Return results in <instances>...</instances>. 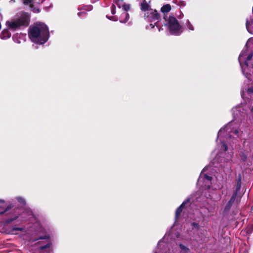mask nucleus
Returning <instances> with one entry per match:
<instances>
[{
	"label": "nucleus",
	"instance_id": "obj_11",
	"mask_svg": "<svg viewBox=\"0 0 253 253\" xmlns=\"http://www.w3.org/2000/svg\"><path fill=\"white\" fill-rule=\"evenodd\" d=\"M9 30L10 29L7 27V28L3 29L0 35V38L2 40H6L9 38L11 35Z\"/></svg>",
	"mask_w": 253,
	"mask_h": 253
},
{
	"label": "nucleus",
	"instance_id": "obj_26",
	"mask_svg": "<svg viewBox=\"0 0 253 253\" xmlns=\"http://www.w3.org/2000/svg\"><path fill=\"white\" fill-rule=\"evenodd\" d=\"M248 92L249 93H253V86H252V87L249 88L248 89Z\"/></svg>",
	"mask_w": 253,
	"mask_h": 253
},
{
	"label": "nucleus",
	"instance_id": "obj_20",
	"mask_svg": "<svg viewBox=\"0 0 253 253\" xmlns=\"http://www.w3.org/2000/svg\"><path fill=\"white\" fill-rule=\"evenodd\" d=\"M92 9V7L90 5L84 6L83 7V10L88 11L91 10Z\"/></svg>",
	"mask_w": 253,
	"mask_h": 253
},
{
	"label": "nucleus",
	"instance_id": "obj_25",
	"mask_svg": "<svg viewBox=\"0 0 253 253\" xmlns=\"http://www.w3.org/2000/svg\"><path fill=\"white\" fill-rule=\"evenodd\" d=\"M111 13L112 14H114L116 13V11H115V6L114 4H113V5L112 6V9H111Z\"/></svg>",
	"mask_w": 253,
	"mask_h": 253
},
{
	"label": "nucleus",
	"instance_id": "obj_4",
	"mask_svg": "<svg viewBox=\"0 0 253 253\" xmlns=\"http://www.w3.org/2000/svg\"><path fill=\"white\" fill-rule=\"evenodd\" d=\"M253 56V52L248 53L247 47L244 48L239 56V62L242 69V72L245 77L250 79L251 67L249 64V61L251 60Z\"/></svg>",
	"mask_w": 253,
	"mask_h": 253
},
{
	"label": "nucleus",
	"instance_id": "obj_33",
	"mask_svg": "<svg viewBox=\"0 0 253 253\" xmlns=\"http://www.w3.org/2000/svg\"><path fill=\"white\" fill-rule=\"evenodd\" d=\"M150 25L152 26V28H154V25H153L152 24H151Z\"/></svg>",
	"mask_w": 253,
	"mask_h": 253
},
{
	"label": "nucleus",
	"instance_id": "obj_34",
	"mask_svg": "<svg viewBox=\"0 0 253 253\" xmlns=\"http://www.w3.org/2000/svg\"><path fill=\"white\" fill-rule=\"evenodd\" d=\"M216 157H217V159H218V157H219V155H218H218H217V156H216Z\"/></svg>",
	"mask_w": 253,
	"mask_h": 253
},
{
	"label": "nucleus",
	"instance_id": "obj_22",
	"mask_svg": "<svg viewBox=\"0 0 253 253\" xmlns=\"http://www.w3.org/2000/svg\"><path fill=\"white\" fill-rule=\"evenodd\" d=\"M85 14H86V13L84 11H81V12H79L78 13V15L79 17L84 16Z\"/></svg>",
	"mask_w": 253,
	"mask_h": 253
},
{
	"label": "nucleus",
	"instance_id": "obj_9",
	"mask_svg": "<svg viewBox=\"0 0 253 253\" xmlns=\"http://www.w3.org/2000/svg\"><path fill=\"white\" fill-rule=\"evenodd\" d=\"M23 2L25 5H29L31 11L35 13H38L40 12V9L38 7L34 6V0H22Z\"/></svg>",
	"mask_w": 253,
	"mask_h": 253
},
{
	"label": "nucleus",
	"instance_id": "obj_36",
	"mask_svg": "<svg viewBox=\"0 0 253 253\" xmlns=\"http://www.w3.org/2000/svg\"><path fill=\"white\" fill-rule=\"evenodd\" d=\"M249 41H247V44H248V43L249 42ZM247 45V44H246V46Z\"/></svg>",
	"mask_w": 253,
	"mask_h": 253
},
{
	"label": "nucleus",
	"instance_id": "obj_12",
	"mask_svg": "<svg viewBox=\"0 0 253 253\" xmlns=\"http://www.w3.org/2000/svg\"><path fill=\"white\" fill-rule=\"evenodd\" d=\"M236 194H234L232 195L231 197L230 200L228 201L227 204H226L225 208H224V211L227 212L229 211L230 209L231 206H232L233 204L234 203L236 198Z\"/></svg>",
	"mask_w": 253,
	"mask_h": 253
},
{
	"label": "nucleus",
	"instance_id": "obj_8",
	"mask_svg": "<svg viewBox=\"0 0 253 253\" xmlns=\"http://www.w3.org/2000/svg\"><path fill=\"white\" fill-rule=\"evenodd\" d=\"M107 18L115 21L119 20L121 23H126L128 19V18H126L124 15L122 14V11L120 10L118 12L117 15L116 16L109 17L107 16Z\"/></svg>",
	"mask_w": 253,
	"mask_h": 253
},
{
	"label": "nucleus",
	"instance_id": "obj_16",
	"mask_svg": "<svg viewBox=\"0 0 253 253\" xmlns=\"http://www.w3.org/2000/svg\"><path fill=\"white\" fill-rule=\"evenodd\" d=\"M171 10V6L169 4L164 5L161 8V11L163 13H167Z\"/></svg>",
	"mask_w": 253,
	"mask_h": 253
},
{
	"label": "nucleus",
	"instance_id": "obj_18",
	"mask_svg": "<svg viewBox=\"0 0 253 253\" xmlns=\"http://www.w3.org/2000/svg\"><path fill=\"white\" fill-rule=\"evenodd\" d=\"M124 0H114V3H115L119 8V10L122 6V4H124Z\"/></svg>",
	"mask_w": 253,
	"mask_h": 253
},
{
	"label": "nucleus",
	"instance_id": "obj_23",
	"mask_svg": "<svg viewBox=\"0 0 253 253\" xmlns=\"http://www.w3.org/2000/svg\"><path fill=\"white\" fill-rule=\"evenodd\" d=\"M180 247L181 249H182L185 252H187V251H188V249L182 245H180Z\"/></svg>",
	"mask_w": 253,
	"mask_h": 253
},
{
	"label": "nucleus",
	"instance_id": "obj_14",
	"mask_svg": "<svg viewBox=\"0 0 253 253\" xmlns=\"http://www.w3.org/2000/svg\"><path fill=\"white\" fill-rule=\"evenodd\" d=\"M246 28L250 33L253 34V19L247 21Z\"/></svg>",
	"mask_w": 253,
	"mask_h": 253
},
{
	"label": "nucleus",
	"instance_id": "obj_6",
	"mask_svg": "<svg viewBox=\"0 0 253 253\" xmlns=\"http://www.w3.org/2000/svg\"><path fill=\"white\" fill-rule=\"evenodd\" d=\"M208 167H205L201 172L200 177L198 180V184L201 186L206 187L208 189L210 188V182L212 177L204 172L207 169Z\"/></svg>",
	"mask_w": 253,
	"mask_h": 253
},
{
	"label": "nucleus",
	"instance_id": "obj_5",
	"mask_svg": "<svg viewBox=\"0 0 253 253\" xmlns=\"http://www.w3.org/2000/svg\"><path fill=\"white\" fill-rule=\"evenodd\" d=\"M169 27L170 33L172 35H179L182 32L181 27L177 19L174 17H169Z\"/></svg>",
	"mask_w": 253,
	"mask_h": 253
},
{
	"label": "nucleus",
	"instance_id": "obj_31",
	"mask_svg": "<svg viewBox=\"0 0 253 253\" xmlns=\"http://www.w3.org/2000/svg\"><path fill=\"white\" fill-rule=\"evenodd\" d=\"M16 219V218H13V219H10V220H8V221H7V222H11L12 220H14V219Z\"/></svg>",
	"mask_w": 253,
	"mask_h": 253
},
{
	"label": "nucleus",
	"instance_id": "obj_2",
	"mask_svg": "<svg viewBox=\"0 0 253 253\" xmlns=\"http://www.w3.org/2000/svg\"><path fill=\"white\" fill-rule=\"evenodd\" d=\"M233 123H229L224 128H221L218 133L217 138L219 139L221 147L225 152L227 150V146L225 142V139H228L229 141L233 137L232 140L233 143L236 142V138L239 137V131L233 127Z\"/></svg>",
	"mask_w": 253,
	"mask_h": 253
},
{
	"label": "nucleus",
	"instance_id": "obj_15",
	"mask_svg": "<svg viewBox=\"0 0 253 253\" xmlns=\"http://www.w3.org/2000/svg\"><path fill=\"white\" fill-rule=\"evenodd\" d=\"M188 202V200L184 201L182 203V204L177 209L175 212V217L177 218L179 215L180 214L181 212L182 211L184 206L187 204Z\"/></svg>",
	"mask_w": 253,
	"mask_h": 253
},
{
	"label": "nucleus",
	"instance_id": "obj_1",
	"mask_svg": "<svg viewBox=\"0 0 253 253\" xmlns=\"http://www.w3.org/2000/svg\"><path fill=\"white\" fill-rule=\"evenodd\" d=\"M29 36L31 40L38 44L44 43L48 39L49 31L47 26L42 23H36L30 27Z\"/></svg>",
	"mask_w": 253,
	"mask_h": 253
},
{
	"label": "nucleus",
	"instance_id": "obj_29",
	"mask_svg": "<svg viewBox=\"0 0 253 253\" xmlns=\"http://www.w3.org/2000/svg\"><path fill=\"white\" fill-rule=\"evenodd\" d=\"M50 247V244H48L46 245L45 246H42V247H41V249H42V250H43V249H45V248H48V247Z\"/></svg>",
	"mask_w": 253,
	"mask_h": 253
},
{
	"label": "nucleus",
	"instance_id": "obj_7",
	"mask_svg": "<svg viewBox=\"0 0 253 253\" xmlns=\"http://www.w3.org/2000/svg\"><path fill=\"white\" fill-rule=\"evenodd\" d=\"M144 17L148 21H153L158 20L159 15L156 10L151 9L146 12L144 14Z\"/></svg>",
	"mask_w": 253,
	"mask_h": 253
},
{
	"label": "nucleus",
	"instance_id": "obj_28",
	"mask_svg": "<svg viewBox=\"0 0 253 253\" xmlns=\"http://www.w3.org/2000/svg\"><path fill=\"white\" fill-rule=\"evenodd\" d=\"M192 225L194 228H198V224L196 223H192Z\"/></svg>",
	"mask_w": 253,
	"mask_h": 253
},
{
	"label": "nucleus",
	"instance_id": "obj_3",
	"mask_svg": "<svg viewBox=\"0 0 253 253\" xmlns=\"http://www.w3.org/2000/svg\"><path fill=\"white\" fill-rule=\"evenodd\" d=\"M30 15L25 12L17 13L13 18L6 22L5 25L11 30L15 31L23 27H27L30 23Z\"/></svg>",
	"mask_w": 253,
	"mask_h": 253
},
{
	"label": "nucleus",
	"instance_id": "obj_17",
	"mask_svg": "<svg viewBox=\"0 0 253 253\" xmlns=\"http://www.w3.org/2000/svg\"><path fill=\"white\" fill-rule=\"evenodd\" d=\"M233 114L235 118L238 117V112L241 111V108H235L232 109Z\"/></svg>",
	"mask_w": 253,
	"mask_h": 253
},
{
	"label": "nucleus",
	"instance_id": "obj_30",
	"mask_svg": "<svg viewBox=\"0 0 253 253\" xmlns=\"http://www.w3.org/2000/svg\"><path fill=\"white\" fill-rule=\"evenodd\" d=\"M241 158L243 161H245L246 160L247 157L244 155H242L241 156Z\"/></svg>",
	"mask_w": 253,
	"mask_h": 253
},
{
	"label": "nucleus",
	"instance_id": "obj_32",
	"mask_svg": "<svg viewBox=\"0 0 253 253\" xmlns=\"http://www.w3.org/2000/svg\"><path fill=\"white\" fill-rule=\"evenodd\" d=\"M241 95H242V97H244V91H243V92L241 93Z\"/></svg>",
	"mask_w": 253,
	"mask_h": 253
},
{
	"label": "nucleus",
	"instance_id": "obj_37",
	"mask_svg": "<svg viewBox=\"0 0 253 253\" xmlns=\"http://www.w3.org/2000/svg\"><path fill=\"white\" fill-rule=\"evenodd\" d=\"M2 201L0 200V202H1Z\"/></svg>",
	"mask_w": 253,
	"mask_h": 253
},
{
	"label": "nucleus",
	"instance_id": "obj_19",
	"mask_svg": "<svg viewBox=\"0 0 253 253\" xmlns=\"http://www.w3.org/2000/svg\"><path fill=\"white\" fill-rule=\"evenodd\" d=\"M186 28L191 31H193L194 30V28L192 23L189 21L187 20L185 24Z\"/></svg>",
	"mask_w": 253,
	"mask_h": 253
},
{
	"label": "nucleus",
	"instance_id": "obj_13",
	"mask_svg": "<svg viewBox=\"0 0 253 253\" xmlns=\"http://www.w3.org/2000/svg\"><path fill=\"white\" fill-rule=\"evenodd\" d=\"M122 7L123 8L122 9H120V11H122V14L124 15L126 18H129V14L127 13V11L129 9V5L124 3V4H122Z\"/></svg>",
	"mask_w": 253,
	"mask_h": 253
},
{
	"label": "nucleus",
	"instance_id": "obj_35",
	"mask_svg": "<svg viewBox=\"0 0 253 253\" xmlns=\"http://www.w3.org/2000/svg\"><path fill=\"white\" fill-rule=\"evenodd\" d=\"M251 111L252 112H253V107H252V108L251 109Z\"/></svg>",
	"mask_w": 253,
	"mask_h": 253
},
{
	"label": "nucleus",
	"instance_id": "obj_27",
	"mask_svg": "<svg viewBox=\"0 0 253 253\" xmlns=\"http://www.w3.org/2000/svg\"><path fill=\"white\" fill-rule=\"evenodd\" d=\"M17 230L22 231V230H23V228L14 227L12 229V231H17Z\"/></svg>",
	"mask_w": 253,
	"mask_h": 253
},
{
	"label": "nucleus",
	"instance_id": "obj_21",
	"mask_svg": "<svg viewBox=\"0 0 253 253\" xmlns=\"http://www.w3.org/2000/svg\"><path fill=\"white\" fill-rule=\"evenodd\" d=\"M17 200L21 204H22L23 205H24L25 204V201L24 199L21 197H17Z\"/></svg>",
	"mask_w": 253,
	"mask_h": 253
},
{
	"label": "nucleus",
	"instance_id": "obj_10",
	"mask_svg": "<svg viewBox=\"0 0 253 253\" xmlns=\"http://www.w3.org/2000/svg\"><path fill=\"white\" fill-rule=\"evenodd\" d=\"M151 0H142L140 3L141 9L144 11H147L151 9L150 7Z\"/></svg>",
	"mask_w": 253,
	"mask_h": 253
},
{
	"label": "nucleus",
	"instance_id": "obj_24",
	"mask_svg": "<svg viewBox=\"0 0 253 253\" xmlns=\"http://www.w3.org/2000/svg\"><path fill=\"white\" fill-rule=\"evenodd\" d=\"M233 155V152L231 151L230 153L228 154V155L227 156L226 160L227 161L230 160L232 156Z\"/></svg>",
	"mask_w": 253,
	"mask_h": 253
}]
</instances>
